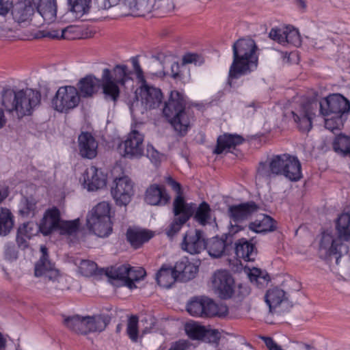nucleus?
Returning a JSON list of instances; mask_svg holds the SVG:
<instances>
[{
  "label": "nucleus",
  "mask_w": 350,
  "mask_h": 350,
  "mask_svg": "<svg viewBox=\"0 0 350 350\" xmlns=\"http://www.w3.org/2000/svg\"><path fill=\"white\" fill-rule=\"evenodd\" d=\"M165 182L178 193L173 202V213L175 218L167 230L168 237H172L180 231L183 226L192 216L195 210L194 203H187L180 194V185L171 176L165 177Z\"/></svg>",
  "instance_id": "nucleus-7"
},
{
  "label": "nucleus",
  "mask_w": 350,
  "mask_h": 350,
  "mask_svg": "<svg viewBox=\"0 0 350 350\" xmlns=\"http://www.w3.org/2000/svg\"><path fill=\"white\" fill-rule=\"evenodd\" d=\"M202 62V60L201 57L196 53H187L183 57V64H194L195 65H197L200 64Z\"/></svg>",
  "instance_id": "nucleus-55"
},
{
  "label": "nucleus",
  "mask_w": 350,
  "mask_h": 350,
  "mask_svg": "<svg viewBox=\"0 0 350 350\" xmlns=\"http://www.w3.org/2000/svg\"><path fill=\"white\" fill-rule=\"evenodd\" d=\"M243 141V137L239 135L224 134L217 138V144L214 152L215 154H221L224 151L241 144Z\"/></svg>",
  "instance_id": "nucleus-31"
},
{
  "label": "nucleus",
  "mask_w": 350,
  "mask_h": 350,
  "mask_svg": "<svg viewBox=\"0 0 350 350\" xmlns=\"http://www.w3.org/2000/svg\"><path fill=\"white\" fill-rule=\"evenodd\" d=\"M153 237L151 231L140 228H129L126 232V237L131 245L135 248L141 246Z\"/></svg>",
  "instance_id": "nucleus-34"
},
{
  "label": "nucleus",
  "mask_w": 350,
  "mask_h": 350,
  "mask_svg": "<svg viewBox=\"0 0 350 350\" xmlns=\"http://www.w3.org/2000/svg\"><path fill=\"white\" fill-rule=\"evenodd\" d=\"M6 340L3 335L0 333V350L5 348Z\"/></svg>",
  "instance_id": "nucleus-63"
},
{
  "label": "nucleus",
  "mask_w": 350,
  "mask_h": 350,
  "mask_svg": "<svg viewBox=\"0 0 350 350\" xmlns=\"http://www.w3.org/2000/svg\"><path fill=\"white\" fill-rule=\"evenodd\" d=\"M319 107L323 116H329L332 114L342 116L350 111V103L341 94H333L322 99Z\"/></svg>",
  "instance_id": "nucleus-14"
},
{
  "label": "nucleus",
  "mask_w": 350,
  "mask_h": 350,
  "mask_svg": "<svg viewBox=\"0 0 350 350\" xmlns=\"http://www.w3.org/2000/svg\"><path fill=\"white\" fill-rule=\"evenodd\" d=\"M83 317L79 315H75L72 317H68L64 319V324L69 329L80 333L81 328L83 326Z\"/></svg>",
  "instance_id": "nucleus-50"
},
{
  "label": "nucleus",
  "mask_w": 350,
  "mask_h": 350,
  "mask_svg": "<svg viewBox=\"0 0 350 350\" xmlns=\"http://www.w3.org/2000/svg\"><path fill=\"white\" fill-rule=\"evenodd\" d=\"M144 135L133 130L118 146L120 154L129 159H140L144 154Z\"/></svg>",
  "instance_id": "nucleus-13"
},
{
  "label": "nucleus",
  "mask_w": 350,
  "mask_h": 350,
  "mask_svg": "<svg viewBox=\"0 0 350 350\" xmlns=\"http://www.w3.org/2000/svg\"><path fill=\"white\" fill-rule=\"evenodd\" d=\"M111 192L118 205L126 206L134 195L133 183L127 176L116 178Z\"/></svg>",
  "instance_id": "nucleus-16"
},
{
  "label": "nucleus",
  "mask_w": 350,
  "mask_h": 350,
  "mask_svg": "<svg viewBox=\"0 0 350 350\" xmlns=\"http://www.w3.org/2000/svg\"><path fill=\"white\" fill-rule=\"evenodd\" d=\"M49 36L53 38H64L67 40H75L81 38L80 28L77 26H68L58 31H51L49 33Z\"/></svg>",
  "instance_id": "nucleus-42"
},
{
  "label": "nucleus",
  "mask_w": 350,
  "mask_h": 350,
  "mask_svg": "<svg viewBox=\"0 0 350 350\" xmlns=\"http://www.w3.org/2000/svg\"><path fill=\"white\" fill-rule=\"evenodd\" d=\"M204 317H224L228 314V307L223 304H217L213 299L204 297Z\"/></svg>",
  "instance_id": "nucleus-33"
},
{
  "label": "nucleus",
  "mask_w": 350,
  "mask_h": 350,
  "mask_svg": "<svg viewBox=\"0 0 350 350\" xmlns=\"http://www.w3.org/2000/svg\"><path fill=\"white\" fill-rule=\"evenodd\" d=\"M319 103L316 101L302 102L294 107L291 111L294 122L302 132H308L312 127Z\"/></svg>",
  "instance_id": "nucleus-12"
},
{
  "label": "nucleus",
  "mask_w": 350,
  "mask_h": 350,
  "mask_svg": "<svg viewBox=\"0 0 350 350\" xmlns=\"http://www.w3.org/2000/svg\"><path fill=\"white\" fill-rule=\"evenodd\" d=\"M34 13V9L29 0H21L12 5L11 14L18 23L29 22Z\"/></svg>",
  "instance_id": "nucleus-24"
},
{
  "label": "nucleus",
  "mask_w": 350,
  "mask_h": 350,
  "mask_svg": "<svg viewBox=\"0 0 350 350\" xmlns=\"http://www.w3.org/2000/svg\"><path fill=\"white\" fill-rule=\"evenodd\" d=\"M185 331L187 336L192 340H202L204 338L205 327L194 321L187 322L185 325Z\"/></svg>",
  "instance_id": "nucleus-43"
},
{
  "label": "nucleus",
  "mask_w": 350,
  "mask_h": 350,
  "mask_svg": "<svg viewBox=\"0 0 350 350\" xmlns=\"http://www.w3.org/2000/svg\"><path fill=\"white\" fill-rule=\"evenodd\" d=\"M68 3L70 11L75 18H79L89 12L92 0H68Z\"/></svg>",
  "instance_id": "nucleus-41"
},
{
  "label": "nucleus",
  "mask_w": 350,
  "mask_h": 350,
  "mask_svg": "<svg viewBox=\"0 0 350 350\" xmlns=\"http://www.w3.org/2000/svg\"><path fill=\"white\" fill-rule=\"evenodd\" d=\"M14 224V217L10 209L0 208V236L8 235Z\"/></svg>",
  "instance_id": "nucleus-39"
},
{
  "label": "nucleus",
  "mask_w": 350,
  "mask_h": 350,
  "mask_svg": "<svg viewBox=\"0 0 350 350\" xmlns=\"http://www.w3.org/2000/svg\"><path fill=\"white\" fill-rule=\"evenodd\" d=\"M131 62L136 77L141 83L136 90L137 100L141 102L146 109H151L159 107L163 99L161 89L146 82L144 71L137 57H132Z\"/></svg>",
  "instance_id": "nucleus-8"
},
{
  "label": "nucleus",
  "mask_w": 350,
  "mask_h": 350,
  "mask_svg": "<svg viewBox=\"0 0 350 350\" xmlns=\"http://www.w3.org/2000/svg\"><path fill=\"white\" fill-rule=\"evenodd\" d=\"M333 148L335 152L343 155L350 154V137L339 135L334 142Z\"/></svg>",
  "instance_id": "nucleus-45"
},
{
  "label": "nucleus",
  "mask_w": 350,
  "mask_h": 350,
  "mask_svg": "<svg viewBox=\"0 0 350 350\" xmlns=\"http://www.w3.org/2000/svg\"><path fill=\"white\" fill-rule=\"evenodd\" d=\"M78 148L83 158L92 159L97 155L98 142L90 133H82L79 136Z\"/></svg>",
  "instance_id": "nucleus-23"
},
{
  "label": "nucleus",
  "mask_w": 350,
  "mask_h": 350,
  "mask_svg": "<svg viewBox=\"0 0 350 350\" xmlns=\"http://www.w3.org/2000/svg\"><path fill=\"white\" fill-rule=\"evenodd\" d=\"M80 100V94L77 88L64 85L57 90L51 100V106L58 112L68 113L79 105Z\"/></svg>",
  "instance_id": "nucleus-11"
},
{
  "label": "nucleus",
  "mask_w": 350,
  "mask_h": 350,
  "mask_svg": "<svg viewBox=\"0 0 350 350\" xmlns=\"http://www.w3.org/2000/svg\"><path fill=\"white\" fill-rule=\"evenodd\" d=\"M181 247L191 254L200 253L206 247L202 232L199 230H189L183 240Z\"/></svg>",
  "instance_id": "nucleus-21"
},
{
  "label": "nucleus",
  "mask_w": 350,
  "mask_h": 350,
  "mask_svg": "<svg viewBox=\"0 0 350 350\" xmlns=\"http://www.w3.org/2000/svg\"><path fill=\"white\" fill-rule=\"evenodd\" d=\"M203 298L190 301L187 306V312L193 317H204Z\"/></svg>",
  "instance_id": "nucleus-47"
},
{
  "label": "nucleus",
  "mask_w": 350,
  "mask_h": 350,
  "mask_svg": "<svg viewBox=\"0 0 350 350\" xmlns=\"http://www.w3.org/2000/svg\"><path fill=\"white\" fill-rule=\"evenodd\" d=\"M98 8L102 10H107L114 5L118 4L120 0H96ZM124 4L128 7L126 4L125 0H124Z\"/></svg>",
  "instance_id": "nucleus-56"
},
{
  "label": "nucleus",
  "mask_w": 350,
  "mask_h": 350,
  "mask_svg": "<svg viewBox=\"0 0 350 350\" xmlns=\"http://www.w3.org/2000/svg\"><path fill=\"white\" fill-rule=\"evenodd\" d=\"M330 118L329 116H323L325 121V127L334 131L336 129H340V128L343 126V118L340 115H330Z\"/></svg>",
  "instance_id": "nucleus-48"
},
{
  "label": "nucleus",
  "mask_w": 350,
  "mask_h": 350,
  "mask_svg": "<svg viewBox=\"0 0 350 350\" xmlns=\"http://www.w3.org/2000/svg\"><path fill=\"white\" fill-rule=\"evenodd\" d=\"M245 271L247 273L248 278L252 282L258 284L260 282V280H262L264 282H268L269 280V275L266 273H263L262 271L258 268L245 267Z\"/></svg>",
  "instance_id": "nucleus-49"
},
{
  "label": "nucleus",
  "mask_w": 350,
  "mask_h": 350,
  "mask_svg": "<svg viewBox=\"0 0 350 350\" xmlns=\"http://www.w3.org/2000/svg\"><path fill=\"white\" fill-rule=\"evenodd\" d=\"M249 228L257 233L272 231L274 230L273 221L269 216L263 215L259 219L252 222Z\"/></svg>",
  "instance_id": "nucleus-40"
},
{
  "label": "nucleus",
  "mask_w": 350,
  "mask_h": 350,
  "mask_svg": "<svg viewBox=\"0 0 350 350\" xmlns=\"http://www.w3.org/2000/svg\"><path fill=\"white\" fill-rule=\"evenodd\" d=\"M80 273L86 277L91 276L96 273L97 265L89 260H81L79 264Z\"/></svg>",
  "instance_id": "nucleus-51"
},
{
  "label": "nucleus",
  "mask_w": 350,
  "mask_h": 350,
  "mask_svg": "<svg viewBox=\"0 0 350 350\" xmlns=\"http://www.w3.org/2000/svg\"><path fill=\"white\" fill-rule=\"evenodd\" d=\"M19 213L24 217H33L36 213V204L24 199L21 202Z\"/></svg>",
  "instance_id": "nucleus-52"
},
{
  "label": "nucleus",
  "mask_w": 350,
  "mask_h": 350,
  "mask_svg": "<svg viewBox=\"0 0 350 350\" xmlns=\"http://www.w3.org/2000/svg\"><path fill=\"white\" fill-rule=\"evenodd\" d=\"M40 100V92L31 88L19 90L8 88L1 93L2 105L8 112H14L18 118L31 115Z\"/></svg>",
  "instance_id": "nucleus-4"
},
{
  "label": "nucleus",
  "mask_w": 350,
  "mask_h": 350,
  "mask_svg": "<svg viewBox=\"0 0 350 350\" xmlns=\"http://www.w3.org/2000/svg\"><path fill=\"white\" fill-rule=\"evenodd\" d=\"M110 211L109 203L101 202L91 210L87 217L88 228L98 237H107L112 231Z\"/></svg>",
  "instance_id": "nucleus-9"
},
{
  "label": "nucleus",
  "mask_w": 350,
  "mask_h": 350,
  "mask_svg": "<svg viewBox=\"0 0 350 350\" xmlns=\"http://www.w3.org/2000/svg\"><path fill=\"white\" fill-rule=\"evenodd\" d=\"M211 282L213 290L219 297L226 299L230 298L234 294V280L228 271H216L213 274Z\"/></svg>",
  "instance_id": "nucleus-15"
},
{
  "label": "nucleus",
  "mask_w": 350,
  "mask_h": 350,
  "mask_svg": "<svg viewBox=\"0 0 350 350\" xmlns=\"http://www.w3.org/2000/svg\"><path fill=\"white\" fill-rule=\"evenodd\" d=\"M162 0H125L129 10L134 14L143 15L159 7Z\"/></svg>",
  "instance_id": "nucleus-29"
},
{
  "label": "nucleus",
  "mask_w": 350,
  "mask_h": 350,
  "mask_svg": "<svg viewBox=\"0 0 350 350\" xmlns=\"http://www.w3.org/2000/svg\"><path fill=\"white\" fill-rule=\"evenodd\" d=\"M236 254L237 257L245 261H252L256 257V252L252 243L242 239L236 243Z\"/></svg>",
  "instance_id": "nucleus-38"
},
{
  "label": "nucleus",
  "mask_w": 350,
  "mask_h": 350,
  "mask_svg": "<svg viewBox=\"0 0 350 350\" xmlns=\"http://www.w3.org/2000/svg\"><path fill=\"white\" fill-rule=\"evenodd\" d=\"M178 278V275L175 271V267L163 265L157 273V281L158 284L164 288H170Z\"/></svg>",
  "instance_id": "nucleus-35"
},
{
  "label": "nucleus",
  "mask_w": 350,
  "mask_h": 350,
  "mask_svg": "<svg viewBox=\"0 0 350 350\" xmlns=\"http://www.w3.org/2000/svg\"><path fill=\"white\" fill-rule=\"evenodd\" d=\"M40 232L39 225L29 221L21 225L17 231L16 242L19 247L25 249L28 247V241Z\"/></svg>",
  "instance_id": "nucleus-25"
},
{
  "label": "nucleus",
  "mask_w": 350,
  "mask_h": 350,
  "mask_svg": "<svg viewBox=\"0 0 350 350\" xmlns=\"http://www.w3.org/2000/svg\"><path fill=\"white\" fill-rule=\"evenodd\" d=\"M106 275L111 283L133 289L136 288L135 282L144 278L146 271L142 267H132L129 265H122L107 269Z\"/></svg>",
  "instance_id": "nucleus-10"
},
{
  "label": "nucleus",
  "mask_w": 350,
  "mask_h": 350,
  "mask_svg": "<svg viewBox=\"0 0 350 350\" xmlns=\"http://www.w3.org/2000/svg\"><path fill=\"white\" fill-rule=\"evenodd\" d=\"M269 36L271 39L283 46L292 45L297 47L301 43L298 30L292 26L273 28Z\"/></svg>",
  "instance_id": "nucleus-18"
},
{
  "label": "nucleus",
  "mask_w": 350,
  "mask_h": 350,
  "mask_svg": "<svg viewBox=\"0 0 350 350\" xmlns=\"http://www.w3.org/2000/svg\"><path fill=\"white\" fill-rule=\"evenodd\" d=\"M83 326L81 334H86L92 332H101L106 327L107 323L101 316L84 317Z\"/></svg>",
  "instance_id": "nucleus-36"
},
{
  "label": "nucleus",
  "mask_w": 350,
  "mask_h": 350,
  "mask_svg": "<svg viewBox=\"0 0 350 350\" xmlns=\"http://www.w3.org/2000/svg\"><path fill=\"white\" fill-rule=\"evenodd\" d=\"M194 220L201 226L211 224L215 222V217L208 203L201 202L198 206L195 204V210L193 213Z\"/></svg>",
  "instance_id": "nucleus-32"
},
{
  "label": "nucleus",
  "mask_w": 350,
  "mask_h": 350,
  "mask_svg": "<svg viewBox=\"0 0 350 350\" xmlns=\"http://www.w3.org/2000/svg\"><path fill=\"white\" fill-rule=\"evenodd\" d=\"M33 2L36 5L38 14L46 23H50L55 20L57 14L55 0H33Z\"/></svg>",
  "instance_id": "nucleus-27"
},
{
  "label": "nucleus",
  "mask_w": 350,
  "mask_h": 350,
  "mask_svg": "<svg viewBox=\"0 0 350 350\" xmlns=\"http://www.w3.org/2000/svg\"><path fill=\"white\" fill-rule=\"evenodd\" d=\"M262 339L265 342L267 347L269 350H284L282 347L278 345L271 338L269 337H262Z\"/></svg>",
  "instance_id": "nucleus-59"
},
{
  "label": "nucleus",
  "mask_w": 350,
  "mask_h": 350,
  "mask_svg": "<svg viewBox=\"0 0 350 350\" xmlns=\"http://www.w3.org/2000/svg\"><path fill=\"white\" fill-rule=\"evenodd\" d=\"M61 219L60 211L57 207L46 209L38 223L40 232L48 236L57 231Z\"/></svg>",
  "instance_id": "nucleus-20"
},
{
  "label": "nucleus",
  "mask_w": 350,
  "mask_h": 350,
  "mask_svg": "<svg viewBox=\"0 0 350 350\" xmlns=\"http://www.w3.org/2000/svg\"><path fill=\"white\" fill-rule=\"evenodd\" d=\"M12 6L11 0H0V15L5 16Z\"/></svg>",
  "instance_id": "nucleus-58"
},
{
  "label": "nucleus",
  "mask_w": 350,
  "mask_h": 350,
  "mask_svg": "<svg viewBox=\"0 0 350 350\" xmlns=\"http://www.w3.org/2000/svg\"><path fill=\"white\" fill-rule=\"evenodd\" d=\"M258 174L266 178L283 175L291 181H298L302 178L301 165L295 157L286 154L276 155L268 163H260Z\"/></svg>",
  "instance_id": "nucleus-6"
},
{
  "label": "nucleus",
  "mask_w": 350,
  "mask_h": 350,
  "mask_svg": "<svg viewBox=\"0 0 350 350\" xmlns=\"http://www.w3.org/2000/svg\"><path fill=\"white\" fill-rule=\"evenodd\" d=\"M303 348L306 350H312L314 349L312 346L308 344H304Z\"/></svg>",
  "instance_id": "nucleus-64"
},
{
  "label": "nucleus",
  "mask_w": 350,
  "mask_h": 350,
  "mask_svg": "<svg viewBox=\"0 0 350 350\" xmlns=\"http://www.w3.org/2000/svg\"><path fill=\"white\" fill-rule=\"evenodd\" d=\"M6 122V119L5 117L4 111L3 110L0 108V129H1Z\"/></svg>",
  "instance_id": "nucleus-61"
},
{
  "label": "nucleus",
  "mask_w": 350,
  "mask_h": 350,
  "mask_svg": "<svg viewBox=\"0 0 350 350\" xmlns=\"http://www.w3.org/2000/svg\"><path fill=\"white\" fill-rule=\"evenodd\" d=\"M169 200L170 196L163 186L152 185L146 189L145 201L150 205L163 206Z\"/></svg>",
  "instance_id": "nucleus-26"
},
{
  "label": "nucleus",
  "mask_w": 350,
  "mask_h": 350,
  "mask_svg": "<svg viewBox=\"0 0 350 350\" xmlns=\"http://www.w3.org/2000/svg\"><path fill=\"white\" fill-rule=\"evenodd\" d=\"M297 5L301 8L305 9L306 7V2L304 0H295Z\"/></svg>",
  "instance_id": "nucleus-62"
},
{
  "label": "nucleus",
  "mask_w": 350,
  "mask_h": 350,
  "mask_svg": "<svg viewBox=\"0 0 350 350\" xmlns=\"http://www.w3.org/2000/svg\"><path fill=\"white\" fill-rule=\"evenodd\" d=\"M338 237L333 234L324 232L322 234L319 251L321 256L325 258L334 256L336 263L339 264L340 257L348 253L349 247L347 244L342 242L350 240V213H343L338 217L336 224Z\"/></svg>",
  "instance_id": "nucleus-3"
},
{
  "label": "nucleus",
  "mask_w": 350,
  "mask_h": 350,
  "mask_svg": "<svg viewBox=\"0 0 350 350\" xmlns=\"http://www.w3.org/2000/svg\"><path fill=\"white\" fill-rule=\"evenodd\" d=\"M257 210V206L254 202L243 203L232 205L228 208L230 217L234 221L247 219L252 213Z\"/></svg>",
  "instance_id": "nucleus-28"
},
{
  "label": "nucleus",
  "mask_w": 350,
  "mask_h": 350,
  "mask_svg": "<svg viewBox=\"0 0 350 350\" xmlns=\"http://www.w3.org/2000/svg\"><path fill=\"white\" fill-rule=\"evenodd\" d=\"M138 321V318L136 316H131L129 318L126 324V334L130 340L133 342H138L139 338L148 333L154 327L156 323V321L152 317H146L141 321L144 327L142 329L140 336Z\"/></svg>",
  "instance_id": "nucleus-19"
},
{
  "label": "nucleus",
  "mask_w": 350,
  "mask_h": 350,
  "mask_svg": "<svg viewBox=\"0 0 350 350\" xmlns=\"http://www.w3.org/2000/svg\"><path fill=\"white\" fill-rule=\"evenodd\" d=\"M79 228V219L70 221L64 220L62 219L57 232L61 234L73 235L78 231Z\"/></svg>",
  "instance_id": "nucleus-46"
},
{
  "label": "nucleus",
  "mask_w": 350,
  "mask_h": 350,
  "mask_svg": "<svg viewBox=\"0 0 350 350\" xmlns=\"http://www.w3.org/2000/svg\"><path fill=\"white\" fill-rule=\"evenodd\" d=\"M174 267L178 278L183 281L193 279L198 271V266L190 262L187 258H183L176 262Z\"/></svg>",
  "instance_id": "nucleus-30"
},
{
  "label": "nucleus",
  "mask_w": 350,
  "mask_h": 350,
  "mask_svg": "<svg viewBox=\"0 0 350 350\" xmlns=\"http://www.w3.org/2000/svg\"><path fill=\"white\" fill-rule=\"evenodd\" d=\"M82 187L88 191H96L104 189L107 185V175L95 166L88 167L80 178Z\"/></svg>",
  "instance_id": "nucleus-17"
},
{
  "label": "nucleus",
  "mask_w": 350,
  "mask_h": 350,
  "mask_svg": "<svg viewBox=\"0 0 350 350\" xmlns=\"http://www.w3.org/2000/svg\"><path fill=\"white\" fill-rule=\"evenodd\" d=\"M189 346V342L180 340L172 345L169 350H186Z\"/></svg>",
  "instance_id": "nucleus-57"
},
{
  "label": "nucleus",
  "mask_w": 350,
  "mask_h": 350,
  "mask_svg": "<svg viewBox=\"0 0 350 350\" xmlns=\"http://www.w3.org/2000/svg\"><path fill=\"white\" fill-rule=\"evenodd\" d=\"M204 338L202 340L217 343L221 338V333L215 329H207L205 327Z\"/></svg>",
  "instance_id": "nucleus-54"
},
{
  "label": "nucleus",
  "mask_w": 350,
  "mask_h": 350,
  "mask_svg": "<svg viewBox=\"0 0 350 350\" xmlns=\"http://www.w3.org/2000/svg\"><path fill=\"white\" fill-rule=\"evenodd\" d=\"M226 247V242L223 239L213 238L206 245L209 255L213 258H219L223 254Z\"/></svg>",
  "instance_id": "nucleus-44"
},
{
  "label": "nucleus",
  "mask_w": 350,
  "mask_h": 350,
  "mask_svg": "<svg viewBox=\"0 0 350 350\" xmlns=\"http://www.w3.org/2000/svg\"><path fill=\"white\" fill-rule=\"evenodd\" d=\"M8 195V187L5 185H0V203L5 199Z\"/></svg>",
  "instance_id": "nucleus-60"
},
{
  "label": "nucleus",
  "mask_w": 350,
  "mask_h": 350,
  "mask_svg": "<svg viewBox=\"0 0 350 350\" xmlns=\"http://www.w3.org/2000/svg\"><path fill=\"white\" fill-rule=\"evenodd\" d=\"M188 104L187 98L183 93L172 90L163 109L164 116L174 130L181 135L187 133L193 118L186 109Z\"/></svg>",
  "instance_id": "nucleus-5"
},
{
  "label": "nucleus",
  "mask_w": 350,
  "mask_h": 350,
  "mask_svg": "<svg viewBox=\"0 0 350 350\" xmlns=\"http://www.w3.org/2000/svg\"><path fill=\"white\" fill-rule=\"evenodd\" d=\"M265 298L270 312H273L286 300L285 292L279 288L268 290Z\"/></svg>",
  "instance_id": "nucleus-37"
},
{
  "label": "nucleus",
  "mask_w": 350,
  "mask_h": 350,
  "mask_svg": "<svg viewBox=\"0 0 350 350\" xmlns=\"http://www.w3.org/2000/svg\"><path fill=\"white\" fill-rule=\"evenodd\" d=\"M233 61L230 67L228 83L232 86V81L242 75H247L256 69L258 56L256 46L252 39H240L232 46Z\"/></svg>",
  "instance_id": "nucleus-2"
},
{
  "label": "nucleus",
  "mask_w": 350,
  "mask_h": 350,
  "mask_svg": "<svg viewBox=\"0 0 350 350\" xmlns=\"http://www.w3.org/2000/svg\"><path fill=\"white\" fill-rule=\"evenodd\" d=\"M42 256L35 265V275L37 277L44 276L51 280H56L59 276V271L48 260L47 248L41 246Z\"/></svg>",
  "instance_id": "nucleus-22"
},
{
  "label": "nucleus",
  "mask_w": 350,
  "mask_h": 350,
  "mask_svg": "<svg viewBox=\"0 0 350 350\" xmlns=\"http://www.w3.org/2000/svg\"><path fill=\"white\" fill-rule=\"evenodd\" d=\"M99 83L104 98L113 103L117 102L122 92H126L134 87L132 71L126 65L117 64L111 69H103L100 79L94 75L81 79L78 83L79 94L83 97L92 96Z\"/></svg>",
  "instance_id": "nucleus-1"
},
{
  "label": "nucleus",
  "mask_w": 350,
  "mask_h": 350,
  "mask_svg": "<svg viewBox=\"0 0 350 350\" xmlns=\"http://www.w3.org/2000/svg\"><path fill=\"white\" fill-rule=\"evenodd\" d=\"M146 157L155 165L159 163L164 159V155L157 150L152 145L147 146Z\"/></svg>",
  "instance_id": "nucleus-53"
}]
</instances>
